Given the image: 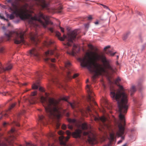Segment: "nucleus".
<instances>
[{
    "instance_id": "nucleus-1",
    "label": "nucleus",
    "mask_w": 146,
    "mask_h": 146,
    "mask_svg": "<svg viewBox=\"0 0 146 146\" xmlns=\"http://www.w3.org/2000/svg\"><path fill=\"white\" fill-rule=\"evenodd\" d=\"M90 53L92 55V58L84 57L79 58L78 60L80 62L82 67H86L90 72L95 73L93 76L94 78L106 72V70L112 72H115L116 68L110 64L111 60L107 59L105 56L100 55L97 53L93 51L90 52Z\"/></svg>"
},
{
    "instance_id": "nucleus-2",
    "label": "nucleus",
    "mask_w": 146,
    "mask_h": 146,
    "mask_svg": "<svg viewBox=\"0 0 146 146\" xmlns=\"http://www.w3.org/2000/svg\"><path fill=\"white\" fill-rule=\"evenodd\" d=\"M110 95L114 101L117 102L120 113L119 118L120 121L117 122L119 130L116 132V135L118 137H121L123 140L124 137L123 135L124 133L125 121L124 116L122 113H126L128 108L127 96L124 92H116L115 90L111 91Z\"/></svg>"
},
{
    "instance_id": "nucleus-3",
    "label": "nucleus",
    "mask_w": 146,
    "mask_h": 146,
    "mask_svg": "<svg viewBox=\"0 0 146 146\" xmlns=\"http://www.w3.org/2000/svg\"><path fill=\"white\" fill-rule=\"evenodd\" d=\"M19 3L15 1L11 3V5L13 11L11 14H6L7 17H9L11 20L14 18V15L17 17H19L22 20H29V23L34 24V22L38 21L44 28L46 27L47 25L49 24V17L40 12H39L37 15H35L34 17H32L30 14L21 11L20 12L18 9Z\"/></svg>"
},
{
    "instance_id": "nucleus-4",
    "label": "nucleus",
    "mask_w": 146,
    "mask_h": 146,
    "mask_svg": "<svg viewBox=\"0 0 146 146\" xmlns=\"http://www.w3.org/2000/svg\"><path fill=\"white\" fill-rule=\"evenodd\" d=\"M46 97L41 96L40 101L44 108L47 115L50 118L54 117L57 113L59 114L62 109L58 106L59 101L54 98L48 97L49 94L45 93Z\"/></svg>"
},
{
    "instance_id": "nucleus-5",
    "label": "nucleus",
    "mask_w": 146,
    "mask_h": 146,
    "mask_svg": "<svg viewBox=\"0 0 146 146\" xmlns=\"http://www.w3.org/2000/svg\"><path fill=\"white\" fill-rule=\"evenodd\" d=\"M25 34V32L21 29L14 32V35L15 36L14 38L15 43L19 44L21 42H24V35Z\"/></svg>"
},
{
    "instance_id": "nucleus-6",
    "label": "nucleus",
    "mask_w": 146,
    "mask_h": 146,
    "mask_svg": "<svg viewBox=\"0 0 146 146\" xmlns=\"http://www.w3.org/2000/svg\"><path fill=\"white\" fill-rule=\"evenodd\" d=\"M64 63L65 68H62V69L66 71L67 78L69 79H71L72 78H74L78 77V74L77 73L74 74L73 76L70 75L72 70L71 67L72 65L71 63L68 60H67L64 62Z\"/></svg>"
},
{
    "instance_id": "nucleus-7",
    "label": "nucleus",
    "mask_w": 146,
    "mask_h": 146,
    "mask_svg": "<svg viewBox=\"0 0 146 146\" xmlns=\"http://www.w3.org/2000/svg\"><path fill=\"white\" fill-rule=\"evenodd\" d=\"M77 35V30L76 29L69 33L67 35L68 42L64 44V45L66 46H71L73 43V41L76 39Z\"/></svg>"
},
{
    "instance_id": "nucleus-8",
    "label": "nucleus",
    "mask_w": 146,
    "mask_h": 146,
    "mask_svg": "<svg viewBox=\"0 0 146 146\" xmlns=\"http://www.w3.org/2000/svg\"><path fill=\"white\" fill-rule=\"evenodd\" d=\"M83 134L84 136H87L88 137V141L89 143L92 145L96 144L97 141L94 135L91 131H84Z\"/></svg>"
},
{
    "instance_id": "nucleus-9",
    "label": "nucleus",
    "mask_w": 146,
    "mask_h": 146,
    "mask_svg": "<svg viewBox=\"0 0 146 146\" xmlns=\"http://www.w3.org/2000/svg\"><path fill=\"white\" fill-rule=\"evenodd\" d=\"M54 51L52 50H48L46 52H45V58L44 59L45 61L47 63H48V61L50 60L52 62H55V59L54 58L50 59L48 56L52 55L54 54Z\"/></svg>"
},
{
    "instance_id": "nucleus-10",
    "label": "nucleus",
    "mask_w": 146,
    "mask_h": 146,
    "mask_svg": "<svg viewBox=\"0 0 146 146\" xmlns=\"http://www.w3.org/2000/svg\"><path fill=\"white\" fill-rule=\"evenodd\" d=\"M67 120L69 123L68 125V129H72L74 126H77V122L75 119L68 118Z\"/></svg>"
},
{
    "instance_id": "nucleus-11",
    "label": "nucleus",
    "mask_w": 146,
    "mask_h": 146,
    "mask_svg": "<svg viewBox=\"0 0 146 146\" xmlns=\"http://www.w3.org/2000/svg\"><path fill=\"white\" fill-rule=\"evenodd\" d=\"M29 35V36L32 41L35 44H37L38 40L36 38L38 36L37 33H30Z\"/></svg>"
},
{
    "instance_id": "nucleus-12",
    "label": "nucleus",
    "mask_w": 146,
    "mask_h": 146,
    "mask_svg": "<svg viewBox=\"0 0 146 146\" xmlns=\"http://www.w3.org/2000/svg\"><path fill=\"white\" fill-rule=\"evenodd\" d=\"M86 89L88 94V100L89 101H91L94 94L93 93L91 86L87 85L86 86Z\"/></svg>"
},
{
    "instance_id": "nucleus-13",
    "label": "nucleus",
    "mask_w": 146,
    "mask_h": 146,
    "mask_svg": "<svg viewBox=\"0 0 146 146\" xmlns=\"http://www.w3.org/2000/svg\"><path fill=\"white\" fill-rule=\"evenodd\" d=\"M12 64L11 63L8 64L5 68H4L2 66L0 62V73L5 71H8L11 70L12 68Z\"/></svg>"
},
{
    "instance_id": "nucleus-14",
    "label": "nucleus",
    "mask_w": 146,
    "mask_h": 146,
    "mask_svg": "<svg viewBox=\"0 0 146 146\" xmlns=\"http://www.w3.org/2000/svg\"><path fill=\"white\" fill-rule=\"evenodd\" d=\"M133 101L135 104V107L133 108V114L134 116L137 115V112L138 111V108L141 105V104L140 103L137 102V100L135 99H133Z\"/></svg>"
},
{
    "instance_id": "nucleus-15",
    "label": "nucleus",
    "mask_w": 146,
    "mask_h": 146,
    "mask_svg": "<svg viewBox=\"0 0 146 146\" xmlns=\"http://www.w3.org/2000/svg\"><path fill=\"white\" fill-rule=\"evenodd\" d=\"M29 55L31 56H35L37 58L39 57V54L37 50L35 48H33L29 50Z\"/></svg>"
},
{
    "instance_id": "nucleus-16",
    "label": "nucleus",
    "mask_w": 146,
    "mask_h": 146,
    "mask_svg": "<svg viewBox=\"0 0 146 146\" xmlns=\"http://www.w3.org/2000/svg\"><path fill=\"white\" fill-rule=\"evenodd\" d=\"M95 120L96 121L100 120L103 123L104 125L105 126H107V124L105 122L107 120V118L104 116H102V117H95Z\"/></svg>"
},
{
    "instance_id": "nucleus-17",
    "label": "nucleus",
    "mask_w": 146,
    "mask_h": 146,
    "mask_svg": "<svg viewBox=\"0 0 146 146\" xmlns=\"http://www.w3.org/2000/svg\"><path fill=\"white\" fill-rule=\"evenodd\" d=\"M114 137L115 133L113 132L110 133V141L107 145H104L103 146H110V145L111 143V142L113 141L114 140Z\"/></svg>"
},
{
    "instance_id": "nucleus-18",
    "label": "nucleus",
    "mask_w": 146,
    "mask_h": 146,
    "mask_svg": "<svg viewBox=\"0 0 146 146\" xmlns=\"http://www.w3.org/2000/svg\"><path fill=\"white\" fill-rule=\"evenodd\" d=\"M52 78H51V80L53 82L56 84L58 83V78L53 75H51Z\"/></svg>"
},
{
    "instance_id": "nucleus-19",
    "label": "nucleus",
    "mask_w": 146,
    "mask_h": 146,
    "mask_svg": "<svg viewBox=\"0 0 146 146\" xmlns=\"http://www.w3.org/2000/svg\"><path fill=\"white\" fill-rule=\"evenodd\" d=\"M54 42L53 41L49 39L45 42V45L46 46H50L53 44Z\"/></svg>"
},
{
    "instance_id": "nucleus-20",
    "label": "nucleus",
    "mask_w": 146,
    "mask_h": 146,
    "mask_svg": "<svg viewBox=\"0 0 146 146\" xmlns=\"http://www.w3.org/2000/svg\"><path fill=\"white\" fill-rule=\"evenodd\" d=\"M81 127L82 129L85 130L87 129L88 127H90V126H88L87 123H84L81 125Z\"/></svg>"
},
{
    "instance_id": "nucleus-21",
    "label": "nucleus",
    "mask_w": 146,
    "mask_h": 146,
    "mask_svg": "<svg viewBox=\"0 0 146 146\" xmlns=\"http://www.w3.org/2000/svg\"><path fill=\"white\" fill-rule=\"evenodd\" d=\"M77 47V46L75 44H74L72 48V50L70 52H67V53L68 54L74 55V52L75 51V49Z\"/></svg>"
},
{
    "instance_id": "nucleus-22",
    "label": "nucleus",
    "mask_w": 146,
    "mask_h": 146,
    "mask_svg": "<svg viewBox=\"0 0 146 146\" xmlns=\"http://www.w3.org/2000/svg\"><path fill=\"white\" fill-rule=\"evenodd\" d=\"M136 91V89L135 88V86H132L131 88L130 89V93L131 95H132Z\"/></svg>"
},
{
    "instance_id": "nucleus-23",
    "label": "nucleus",
    "mask_w": 146,
    "mask_h": 146,
    "mask_svg": "<svg viewBox=\"0 0 146 146\" xmlns=\"http://www.w3.org/2000/svg\"><path fill=\"white\" fill-rule=\"evenodd\" d=\"M129 31L127 32L126 33L124 34L123 37V40H126L130 34Z\"/></svg>"
},
{
    "instance_id": "nucleus-24",
    "label": "nucleus",
    "mask_w": 146,
    "mask_h": 146,
    "mask_svg": "<svg viewBox=\"0 0 146 146\" xmlns=\"http://www.w3.org/2000/svg\"><path fill=\"white\" fill-rule=\"evenodd\" d=\"M40 85L38 83H35L33 84L32 86V88L33 89H36L39 87Z\"/></svg>"
},
{
    "instance_id": "nucleus-25",
    "label": "nucleus",
    "mask_w": 146,
    "mask_h": 146,
    "mask_svg": "<svg viewBox=\"0 0 146 146\" xmlns=\"http://www.w3.org/2000/svg\"><path fill=\"white\" fill-rule=\"evenodd\" d=\"M56 35L59 37V38L60 40L61 41L64 40V38L66 37V36L64 35V37H60V33L59 32H57L56 33Z\"/></svg>"
},
{
    "instance_id": "nucleus-26",
    "label": "nucleus",
    "mask_w": 146,
    "mask_h": 146,
    "mask_svg": "<svg viewBox=\"0 0 146 146\" xmlns=\"http://www.w3.org/2000/svg\"><path fill=\"white\" fill-rule=\"evenodd\" d=\"M38 119L39 121L43 124L44 123V121L43 120L44 119H45L44 116L42 115L39 116L38 117Z\"/></svg>"
},
{
    "instance_id": "nucleus-27",
    "label": "nucleus",
    "mask_w": 146,
    "mask_h": 146,
    "mask_svg": "<svg viewBox=\"0 0 146 146\" xmlns=\"http://www.w3.org/2000/svg\"><path fill=\"white\" fill-rule=\"evenodd\" d=\"M49 65L50 67L52 69V70H57L56 67L54 64H49Z\"/></svg>"
},
{
    "instance_id": "nucleus-28",
    "label": "nucleus",
    "mask_w": 146,
    "mask_h": 146,
    "mask_svg": "<svg viewBox=\"0 0 146 146\" xmlns=\"http://www.w3.org/2000/svg\"><path fill=\"white\" fill-rule=\"evenodd\" d=\"M25 112V110H23L21 112H19L17 113V117L18 118H19L20 116L21 115L23 114Z\"/></svg>"
},
{
    "instance_id": "nucleus-29",
    "label": "nucleus",
    "mask_w": 146,
    "mask_h": 146,
    "mask_svg": "<svg viewBox=\"0 0 146 146\" xmlns=\"http://www.w3.org/2000/svg\"><path fill=\"white\" fill-rule=\"evenodd\" d=\"M68 103L72 109H74L76 107V106L74 102L73 103L69 102Z\"/></svg>"
},
{
    "instance_id": "nucleus-30",
    "label": "nucleus",
    "mask_w": 146,
    "mask_h": 146,
    "mask_svg": "<svg viewBox=\"0 0 146 146\" xmlns=\"http://www.w3.org/2000/svg\"><path fill=\"white\" fill-rule=\"evenodd\" d=\"M116 53V52L112 53V52L111 50H110L108 52H107V54H108L110 55V56H114V55Z\"/></svg>"
},
{
    "instance_id": "nucleus-31",
    "label": "nucleus",
    "mask_w": 146,
    "mask_h": 146,
    "mask_svg": "<svg viewBox=\"0 0 146 146\" xmlns=\"http://www.w3.org/2000/svg\"><path fill=\"white\" fill-rule=\"evenodd\" d=\"M36 76H37L39 77V78H40V77L42 76V74L41 72H37L36 73Z\"/></svg>"
},
{
    "instance_id": "nucleus-32",
    "label": "nucleus",
    "mask_w": 146,
    "mask_h": 146,
    "mask_svg": "<svg viewBox=\"0 0 146 146\" xmlns=\"http://www.w3.org/2000/svg\"><path fill=\"white\" fill-rule=\"evenodd\" d=\"M5 49L3 47H0V53L3 54L5 52Z\"/></svg>"
},
{
    "instance_id": "nucleus-33",
    "label": "nucleus",
    "mask_w": 146,
    "mask_h": 146,
    "mask_svg": "<svg viewBox=\"0 0 146 146\" xmlns=\"http://www.w3.org/2000/svg\"><path fill=\"white\" fill-rule=\"evenodd\" d=\"M55 136V135L54 133H50V134H49V136L50 137L52 138V139H54V140L55 139V138H54Z\"/></svg>"
},
{
    "instance_id": "nucleus-34",
    "label": "nucleus",
    "mask_w": 146,
    "mask_h": 146,
    "mask_svg": "<svg viewBox=\"0 0 146 146\" xmlns=\"http://www.w3.org/2000/svg\"><path fill=\"white\" fill-rule=\"evenodd\" d=\"M121 81V79L120 78L118 77L114 81V82L115 84H117L119 82Z\"/></svg>"
},
{
    "instance_id": "nucleus-35",
    "label": "nucleus",
    "mask_w": 146,
    "mask_h": 146,
    "mask_svg": "<svg viewBox=\"0 0 146 146\" xmlns=\"http://www.w3.org/2000/svg\"><path fill=\"white\" fill-rule=\"evenodd\" d=\"M88 46L89 48L92 50H94V47L91 44H89L88 45Z\"/></svg>"
},
{
    "instance_id": "nucleus-36",
    "label": "nucleus",
    "mask_w": 146,
    "mask_h": 146,
    "mask_svg": "<svg viewBox=\"0 0 146 146\" xmlns=\"http://www.w3.org/2000/svg\"><path fill=\"white\" fill-rule=\"evenodd\" d=\"M16 104L15 103H13L12 104L11 106H10V107H9V110H11L13 108L15 105Z\"/></svg>"
},
{
    "instance_id": "nucleus-37",
    "label": "nucleus",
    "mask_w": 146,
    "mask_h": 146,
    "mask_svg": "<svg viewBox=\"0 0 146 146\" xmlns=\"http://www.w3.org/2000/svg\"><path fill=\"white\" fill-rule=\"evenodd\" d=\"M99 4L100 5H101L102 6H103V7L106 9H108V10H110V9H109L108 8V7L107 6H106V5H104V4H101V3H100Z\"/></svg>"
},
{
    "instance_id": "nucleus-38",
    "label": "nucleus",
    "mask_w": 146,
    "mask_h": 146,
    "mask_svg": "<svg viewBox=\"0 0 146 146\" xmlns=\"http://www.w3.org/2000/svg\"><path fill=\"white\" fill-rule=\"evenodd\" d=\"M26 145L27 146L29 145L30 146H36L35 145H33L31 143H29V142H26Z\"/></svg>"
},
{
    "instance_id": "nucleus-39",
    "label": "nucleus",
    "mask_w": 146,
    "mask_h": 146,
    "mask_svg": "<svg viewBox=\"0 0 146 146\" xmlns=\"http://www.w3.org/2000/svg\"><path fill=\"white\" fill-rule=\"evenodd\" d=\"M68 97H63L62 98V99L63 100L67 101L68 100Z\"/></svg>"
},
{
    "instance_id": "nucleus-40",
    "label": "nucleus",
    "mask_w": 146,
    "mask_h": 146,
    "mask_svg": "<svg viewBox=\"0 0 146 146\" xmlns=\"http://www.w3.org/2000/svg\"><path fill=\"white\" fill-rule=\"evenodd\" d=\"M20 21V19H17L16 20H14L13 22L17 24Z\"/></svg>"
},
{
    "instance_id": "nucleus-41",
    "label": "nucleus",
    "mask_w": 146,
    "mask_h": 146,
    "mask_svg": "<svg viewBox=\"0 0 146 146\" xmlns=\"http://www.w3.org/2000/svg\"><path fill=\"white\" fill-rule=\"evenodd\" d=\"M39 90L40 91L42 92H43L44 91V89H43V88L41 87H39Z\"/></svg>"
},
{
    "instance_id": "nucleus-42",
    "label": "nucleus",
    "mask_w": 146,
    "mask_h": 146,
    "mask_svg": "<svg viewBox=\"0 0 146 146\" xmlns=\"http://www.w3.org/2000/svg\"><path fill=\"white\" fill-rule=\"evenodd\" d=\"M0 18L2 19H3L5 20H6L7 21H8V19H5L3 16L0 15Z\"/></svg>"
},
{
    "instance_id": "nucleus-43",
    "label": "nucleus",
    "mask_w": 146,
    "mask_h": 146,
    "mask_svg": "<svg viewBox=\"0 0 146 146\" xmlns=\"http://www.w3.org/2000/svg\"><path fill=\"white\" fill-rule=\"evenodd\" d=\"M142 87V84L141 82H139L138 84V88H140Z\"/></svg>"
},
{
    "instance_id": "nucleus-44",
    "label": "nucleus",
    "mask_w": 146,
    "mask_h": 146,
    "mask_svg": "<svg viewBox=\"0 0 146 146\" xmlns=\"http://www.w3.org/2000/svg\"><path fill=\"white\" fill-rule=\"evenodd\" d=\"M36 94H37L36 91H35L33 92H32V93L31 94V95L33 96H35Z\"/></svg>"
},
{
    "instance_id": "nucleus-45",
    "label": "nucleus",
    "mask_w": 146,
    "mask_h": 146,
    "mask_svg": "<svg viewBox=\"0 0 146 146\" xmlns=\"http://www.w3.org/2000/svg\"><path fill=\"white\" fill-rule=\"evenodd\" d=\"M85 27L87 28H88L89 26V24L88 23L86 24H84Z\"/></svg>"
},
{
    "instance_id": "nucleus-46",
    "label": "nucleus",
    "mask_w": 146,
    "mask_h": 146,
    "mask_svg": "<svg viewBox=\"0 0 146 146\" xmlns=\"http://www.w3.org/2000/svg\"><path fill=\"white\" fill-rule=\"evenodd\" d=\"M62 128L63 129H65L66 128V126L65 125H62Z\"/></svg>"
},
{
    "instance_id": "nucleus-47",
    "label": "nucleus",
    "mask_w": 146,
    "mask_h": 146,
    "mask_svg": "<svg viewBox=\"0 0 146 146\" xmlns=\"http://www.w3.org/2000/svg\"><path fill=\"white\" fill-rule=\"evenodd\" d=\"M48 29L52 33L53 32V30L52 28H50Z\"/></svg>"
},
{
    "instance_id": "nucleus-48",
    "label": "nucleus",
    "mask_w": 146,
    "mask_h": 146,
    "mask_svg": "<svg viewBox=\"0 0 146 146\" xmlns=\"http://www.w3.org/2000/svg\"><path fill=\"white\" fill-rule=\"evenodd\" d=\"M11 133H13L15 131V130L14 129H12L11 130Z\"/></svg>"
},
{
    "instance_id": "nucleus-49",
    "label": "nucleus",
    "mask_w": 146,
    "mask_h": 146,
    "mask_svg": "<svg viewBox=\"0 0 146 146\" xmlns=\"http://www.w3.org/2000/svg\"><path fill=\"white\" fill-rule=\"evenodd\" d=\"M60 28L61 31L62 33H64V29L63 28H62V27H60Z\"/></svg>"
},
{
    "instance_id": "nucleus-50",
    "label": "nucleus",
    "mask_w": 146,
    "mask_h": 146,
    "mask_svg": "<svg viewBox=\"0 0 146 146\" xmlns=\"http://www.w3.org/2000/svg\"><path fill=\"white\" fill-rule=\"evenodd\" d=\"M145 48V45H143L142 46V48H141V50L142 51Z\"/></svg>"
},
{
    "instance_id": "nucleus-51",
    "label": "nucleus",
    "mask_w": 146,
    "mask_h": 146,
    "mask_svg": "<svg viewBox=\"0 0 146 146\" xmlns=\"http://www.w3.org/2000/svg\"><path fill=\"white\" fill-rule=\"evenodd\" d=\"M5 35L9 37L10 38L11 37L13 36V35H11L9 34H5Z\"/></svg>"
},
{
    "instance_id": "nucleus-52",
    "label": "nucleus",
    "mask_w": 146,
    "mask_h": 146,
    "mask_svg": "<svg viewBox=\"0 0 146 146\" xmlns=\"http://www.w3.org/2000/svg\"><path fill=\"white\" fill-rule=\"evenodd\" d=\"M92 19V17L91 15H89L88 17V19L89 20H90Z\"/></svg>"
},
{
    "instance_id": "nucleus-53",
    "label": "nucleus",
    "mask_w": 146,
    "mask_h": 146,
    "mask_svg": "<svg viewBox=\"0 0 146 146\" xmlns=\"http://www.w3.org/2000/svg\"><path fill=\"white\" fill-rule=\"evenodd\" d=\"M110 46L108 45L107 46H106L104 48V50H106V49H108V48H110Z\"/></svg>"
},
{
    "instance_id": "nucleus-54",
    "label": "nucleus",
    "mask_w": 146,
    "mask_h": 146,
    "mask_svg": "<svg viewBox=\"0 0 146 146\" xmlns=\"http://www.w3.org/2000/svg\"><path fill=\"white\" fill-rule=\"evenodd\" d=\"M3 37L1 36L0 37V43L2 42L3 40Z\"/></svg>"
},
{
    "instance_id": "nucleus-55",
    "label": "nucleus",
    "mask_w": 146,
    "mask_h": 146,
    "mask_svg": "<svg viewBox=\"0 0 146 146\" xmlns=\"http://www.w3.org/2000/svg\"><path fill=\"white\" fill-rule=\"evenodd\" d=\"M87 110H88V112H90L91 111V109L89 107H88V108Z\"/></svg>"
},
{
    "instance_id": "nucleus-56",
    "label": "nucleus",
    "mask_w": 146,
    "mask_h": 146,
    "mask_svg": "<svg viewBox=\"0 0 146 146\" xmlns=\"http://www.w3.org/2000/svg\"><path fill=\"white\" fill-rule=\"evenodd\" d=\"M135 128H132V129H131V132H133V131H135Z\"/></svg>"
},
{
    "instance_id": "nucleus-57",
    "label": "nucleus",
    "mask_w": 146,
    "mask_h": 146,
    "mask_svg": "<svg viewBox=\"0 0 146 146\" xmlns=\"http://www.w3.org/2000/svg\"><path fill=\"white\" fill-rule=\"evenodd\" d=\"M119 89L121 90H122L123 89V87L122 86H119Z\"/></svg>"
},
{
    "instance_id": "nucleus-58",
    "label": "nucleus",
    "mask_w": 146,
    "mask_h": 146,
    "mask_svg": "<svg viewBox=\"0 0 146 146\" xmlns=\"http://www.w3.org/2000/svg\"><path fill=\"white\" fill-rule=\"evenodd\" d=\"M15 123L17 126H20V125L19 123H16V122H15Z\"/></svg>"
},
{
    "instance_id": "nucleus-59",
    "label": "nucleus",
    "mask_w": 146,
    "mask_h": 146,
    "mask_svg": "<svg viewBox=\"0 0 146 146\" xmlns=\"http://www.w3.org/2000/svg\"><path fill=\"white\" fill-rule=\"evenodd\" d=\"M122 142V140H120L118 141L117 143H118V144H120Z\"/></svg>"
},
{
    "instance_id": "nucleus-60",
    "label": "nucleus",
    "mask_w": 146,
    "mask_h": 146,
    "mask_svg": "<svg viewBox=\"0 0 146 146\" xmlns=\"http://www.w3.org/2000/svg\"><path fill=\"white\" fill-rule=\"evenodd\" d=\"M7 124V123L6 122H4L3 123V125L4 126H5Z\"/></svg>"
},
{
    "instance_id": "nucleus-61",
    "label": "nucleus",
    "mask_w": 146,
    "mask_h": 146,
    "mask_svg": "<svg viewBox=\"0 0 146 146\" xmlns=\"http://www.w3.org/2000/svg\"><path fill=\"white\" fill-rule=\"evenodd\" d=\"M2 29L4 30H5L6 29V28L5 27H4V26H3V27H2Z\"/></svg>"
},
{
    "instance_id": "nucleus-62",
    "label": "nucleus",
    "mask_w": 146,
    "mask_h": 146,
    "mask_svg": "<svg viewBox=\"0 0 146 146\" xmlns=\"http://www.w3.org/2000/svg\"><path fill=\"white\" fill-rule=\"evenodd\" d=\"M2 94L3 95H6V94L5 92H4L2 93Z\"/></svg>"
},
{
    "instance_id": "nucleus-63",
    "label": "nucleus",
    "mask_w": 146,
    "mask_h": 146,
    "mask_svg": "<svg viewBox=\"0 0 146 146\" xmlns=\"http://www.w3.org/2000/svg\"><path fill=\"white\" fill-rule=\"evenodd\" d=\"M116 65H119V63L118 62V61H116Z\"/></svg>"
},
{
    "instance_id": "nucleus-64",
    "label": "nucleus",
    "mask_w": 146,
    "mask_h": 146,
    "mask_svg": "<svg viewBox=\"0 0 146 146\" xmlns=\"http://www.w3.org/2000/svg\"><path fill=\"white\" fill-rule=\"evenodd\" d=\"M127 143H125V144H124L123 145L121 146H126Z\"/></svg>"
}]
</instances>
